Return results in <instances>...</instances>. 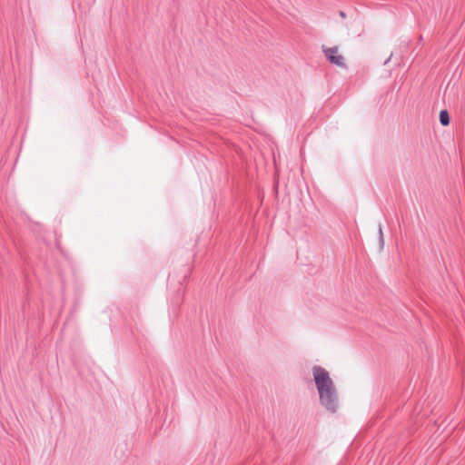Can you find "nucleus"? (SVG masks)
<instances>
[{
	"instance_id": "f257e3e1",
	"label": "nucleus",
	"mask_w": 465,
	"mask_h": 465,
	"mask_svg": "<svg viewBox=\"0 0 465 465\" xmlns=\"http://www.w3.org/2000/svg\"><path fill=\"white\" fill-rule=\"evenodd\" d=\"M312 371L321 405L329 412L335 413L339 408V396L333 381L321 366L314 365Z\"/></svg>"
},
{
	"instance_id": "f03ea898",
	"label": "nucleus",
	"mask_w": 465,
	"mask_h": 465,
	"mask_svg": "<svg viewBox=\"0 0 465 465\" xmlns=\"http://www.w3.org/2000/svg\"><path fill=\"white\" fill-rule=\"evenodd\" d=\"M324 54L328 61L339 67H345L344 58L338 54L337 47L323 48Z\"/></svg>"
},
{
	"instance_id": "7ed1b4c3",
	"label": "nucleus",
	"mask_w": 465,
	"mask_h": 465,
	"mask_svg": "<svg viewBox=\"0 0 465 465\" xmlns=\"http://www.w3.org/2000/svg\"><path fill=\"white\" fill-rule=\"evenodd\" d=\"M440 123L443 126H447L450 124V115L447 110H441L440 112Z\"/></svg>"
},
{
	"instance_id": "20e7f679",
	"label": "nucleus",
	"mask_w": 465,
	"mask_h": 465,
	"mask_svg": "<svg viewBox=\"0 0 465 465\" xmlns=\"http://www.w3.org/2000/svg\"><path fill=\"white\" fill-rule=\"evenodd\" d=\"M378 232H379L380 247H381V249H382L383 246H384V237H383V232H382L381 224H379Z\"/></svg>"
},
{
	"instance_id": "39448f33",
	"label": "nucleus",
	"mask_w": 465,
	"mask_h": 465,
	"mask_svg": "<svg viewBox=\"0 0 465 465\" xmlns=\"http://www.w3.org/2000/svg\"><path fill=\"white\" fill-rule=\"evenodd\" d=\"M340 15H341L342 18L346 17V14H345L343 11H341V12H340Z\"/></svg>"
},
{
	"instance_id": "423d86ee",
	"label": "nucleus",
	"mask_w": 465,
	"mask_h": 465,
	"mask_svg": "<svg viewBox=\"0 0 465 465\" xmlns=\"http://www.w3.org/2000/svg\"><path fill=\"white\" fill-rule=\"evenodd\" d=\"M390 59H391V56L384 62V64H387V63L389 62Z\"/></svg>"
}]
</instances>
